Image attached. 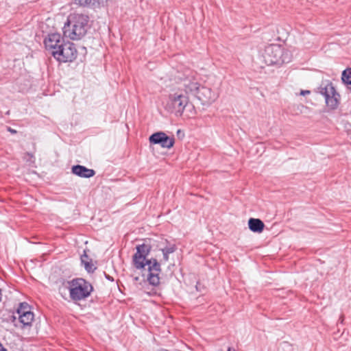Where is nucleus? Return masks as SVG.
Returning a JSON list of instances; mask_svg holds the SVG:
<instances>
[{"instance_id": "obj_12", "label": "nucleus", "mask_w": 351, "mask_h": 351, "mask_svg": "<svg viewBox=\"0 0 351 351\" xmlns=\"http://www.w3.org/2000/svg\"><path fill=\"white\" fill-rule=\"evenodd\" d=\"M71 172L79 177L84 178H89L95 175V171L93 169L80 165L73 166Z\"/></svg>"}, {"instance_id": "obj_15", "label": "nucleus", "mask_w": 351, "mask_h": 351, "mask_svg": "<svg viewBox=\"0 0 351 351\" xmlns=\"http://www.w3.org/2000/svg\"><path fill=\"white\" fill-rule=\"evenodd\" d=\"M341 80L351 92V68L346 69L342 72Z\"/></svg>"}, {"instance_id": "obj_11", "label": "nucleus", "mask_w": 351, "mask_h": 351, "mask_svg": "<svg viewBox=\"0 0 351 351\" xmlns=\"http://www.w3.org/2000/svg\"><path fill=\"white\" fill-rule=\"evenodd\" d=\"M64 39L60 34H51L45 39L44 44L47 51L52 56L54 51H58L60 45L63 44Z\"/></svg>"}, {"instance_id": "obj_24", "label": "nucleus", "mask_w": 351, "mask_h": 351, "mask_svg": "<svg viewBox=\"0 0 351 351\" xmlns=\"http://www.w3.org/2000/svg\"><path fill=\"white\" fill-rule=\"evenodd\" d=\"M0 351H7V350L3 346L1 343L0 342Z\"/></svg>"}, {"instance_id": "obj_22", "label": "nucleus", "mask_w": 351, "mask_h": 351, "mask_svg": "<svg viewBox=\"0 0 351 351\" xmlns=\"http://www.w3.org/2000/svg\"><path fill=\"white\" fill-rule=\"evenodd\" d=\"M163 254V261L165 262H167L169 261V254L168 253H166V252H162Z\"/></svg>"}, {"instance_id": "obj_10", "label": "nucleus", "mask_w": 351, "mask_h": 351, "mask_svg": "<svg viewBox=\"0 0 351 351\" xmlns=\"http://www.w3.org/2000/svg\"><path fill=\"white\" fill-rule=\"evenodd\" d=\"M203 105H208L214 102L217 98V94L211 88L201 86L195 95Z\"/></svg>"}, {"instance_id": "obj_7", "label": "nucleus", "mask_w": 351, "mask_h": 351, "mask_svg": "<svg viewBox=\"0 0 351 351\" xmlns=\"http://www.w3.org/2000/svg\"><path fill=\"white\" fill-rule=\"evenodd\" d=\"M167 106L169 108L177 110H193L194 108L193 105L189 101V97L180 92L169 95Z\"/></svg>"}, {"instance_id": "obj_20", "label": "nucleus", "mask_w": 351, "mask_h": 351, "mask_svg": "<svg viewBox=\"0 0 351 351\" xmlns=\"http://www.w3.org/2000/svg\"><path fill=\"white\" fill-rule=\"evenodd\" d=\"M93 265L89 263H85V268L88 271H93L94 269L93 268Z\"/></svg>"}, {"instance_id": "obj_4", "label": "nucleus", "mask_w": 351, "mask_h": 351, "mask_svg": "<svg viewBox=\"0 0 351 351\" xmlns=\"http://www.w3.org/2000/svg\"><path fill=\"white\" fill-rule=\"evenodd\" d=\"M317 92L324 97L326 104L330 110L338 108L341 102V95L331 82H322Z\"/></svg>"}, {"instance_id": "obj_3", "label": "nucleus", "mask_w": 351, "mask_h": 351, "mask_svg": "<svg viewBox=\"0 0 351 351\" xmlns=\"http://www.w3.org/2000/svg\"><path fill=\"white\" fill-rule=\"evenodd\" d=\"M260 57L267 65L282 64L291 62V53L279 45H269L259 51Z\"/></svg>"}, {"instance_id": "obj_6", "label": "nucleus", "mask_w": 351, "mask_h": 351, "mask_svg": "<svg viewBox=\"0 0 351 351\" xmlns=\"http://www.w3.org/2000/svg\"><path fill=\"white\" fill-rule=\"evenodd\" d=\"M77 50L75 45L71 42H64L60 45L58 51L53 52V57L59 62H72L77 57Z\"/></svg>"}, {"instance_id": "obj_21", "label": "nucleus", "mask_w": 351, "mask_h": 351, "mask_svg": "<svg viewBox=\"0 0 351 351\" xmlns=\"http://www.w3.org/2000/svg\"><path fill=\"white\" fill-rule=\"evenodd\" d=\"M311 93V91L308 90H302L300 93V95L306 96L307 95H309Z\"/></svg>"}, {"instance_id": "obj_9", "label": "nucleus", "mask_w": 351, "mask_h": 351, "mask_svg": "<svg viewBox=\"0 0 351 351\" xmlns=\"http://www.w3.org/2000/svg\"><path fill=\"white\" fill-rule=\"evenodd\" d=\"M16 313L18 315L20 323L23 326H31L34 319V314L31 311L30 306L26 302L20 303Z\"/></svg>"}, {"instance_id": "obj_27", "label": "nucleus", "mask_w": 351, "mask_h": 351, "mask_svg": "<svg viewBox=\"0 0 351 351\" xmlns=\"http://www.w3.org/2000/svg\"><path fill=\"white\" fill-rule=\"evenodd\" d=\"M184 88V87L182 86V84H181V86H180V88Z\"/></svg>"}, {"instance_id": "obj_26", "label": "nucleus", "mask_w": 351, "mask_h": 351, "mask_svg": "<svg viewBox=\"0 0 351 351\" xmlns=\"http://www.w3.org/2000/svg\"><path fill=\"white\" fill-rule=\"evenodd\" d=\"M27 155L28 156H29L30 158H33V155H32V154H27Z\"/></svg>"}, {"instance_id": "obj_25", "label": "nucleus", "mask_w": 351, "mask_h": 351, "mask_svg": "<svg viewBox=\"0 0 351 351\" xmlns=\"http://www.w3.org/2000/svg\"><path fill=\"white\" fill-rule=\"evenodd\" d=\"M227 351H237V350H236L235 349H234V348H230V347H229V348H228V350H227Z\"/></svg>"}, {"instance_id": "obj_19", "label": "nucleus", "mask_w": 351, "mask_h": 351, "mask_svg": "<svg viewBox=\"0 0 351 351\" xmlns=\"http://www.w3.org/2000/svg\"><path fill=\"white\" fill-rule=\"evenodd\" d=\"M184 111H180V110L176 111L175 112V116L182 117V119L184 120L186 119L189 118V116H187V115L184 114Z\"/></svg>"}, {"instance_id": "obj_17", "label": "nucleus", "mask_w": 351, "mask_h": 351, "mask_svg": "<svg viewBox=\"0 0 351 351\" xmlns=\"http://www.w3.org/2000/svg\"><path fill=\"white\" fill-rule=\"evenodd\" d=\"M174 143V138L167 136V134L165 133V137L160 145L164 148L169 149L173 146Z\"/></svg>"}, {"instance_id": "obj_8", "label": "nucleus", "mask_w": 351, "mask_h": 351, "mask_svg": "<svg viewBox=\"0 0 351 351\" xmlns=\"http://www.w3.org/2000/svg\"><path fill=\"white\" fill-rule=\"evenodd\" d=\"M195 74L194 71L186 69L182 75L178 76V78L182 81V84L186 93L195 95L201 86L197 82Z\"/></svg>"}, {"instance_id": "obj_18", "label": "nucleus", "mask_w": 351, "mask_h": 351, "mask_svg": "<svg viewBox=\"0 0 351 351\" xmlns=\"http://www.w3.org/2000/svg\"><path fill=\"white\" fill-rule=\"evenodd\" d=\"M75 3L81 6H89L96 3L99 4V0H74Z\"/></svg>"}, {"instance_id": "obj_28", "label": "nucleus", "mask_w": 351, "mask_h": 351, "mask_svg": "<svg viewBox=\"0 0 351 351\" xmlns=\"http://www.w3.org/2000/svg\"><path fill=\"white\" fill-rule=\"evenodd\" d=\"M178 134H180V130H178Z\"/></svg>"}, {"instance_id": "obj_16", "label": "nucleus", "mask_w": 351, "mask_h": 351, "mask_svg": "<svg viewBox=\"0 0 351 351\" xmlns=\"http://www.w3.org/2000/svg\"><path fill=\"white\" fill-rule=\"evenodd\" d=\"M164 137H165L164 132H156L150 136L149 141L151 143L161 145Z\"/></svg>"}, {"instance_id": "obj_14", "label": "nucleus", "mask_w": 351, "mask_h": 351, "mask_svg": "<svg viewBox=\"0 0 351 351\" xmlns=\"http://www.w3.org/2000/svg\"><path fill=\"white\" fill-rule=\"evenodd\" d=\"M158 247L159 250H160L162 252H166L168 254H171L176 250V245L174 243L168 242L167 240L161 241L158 243Z\"/></svg>"}, {"instance_id": "obj_2", "label": "nucleus", "mask_w": 351, "mask_h": 351, "mask_svg": "<svg viewBox=\"0 0 351 351\" xmlns=\"http://www.w3.org/2000/svg\"><path fill=\"white\" fill-rule=\"evenodd\" d=\"M88 17L83 14H69L63 27L64 35L71 40L81 39L86 33Z\"/></svg>"}, {"instance_id": "obj_5", "label": "nucleus", "mask_w": 351, "mask_h": 351, "mask_svg": "<svg viewBox=\"0 0 351 351\" xmlns=\"http://www.w3.org/2000/svg\"><path fill=\"white\" fill-rule=\"evenodd\" d=\"M70 298L73 301H80L88 298L93 291L92 285L83 278L73 279L69 282Z\"/></svg>"}, {"instance_id": "obj_23", "label": "nucleus", "mask_w": 351, "mask_h": 351, "mask_svg": "<svg viewBox=\"0 0 351 351\" xmlns=\"http://www.w3.org/2000/svg\"><path fill=\"white\" fill-rule=\"evenodd\" d=\"M7 130L10 132L11 134H16V130L11 128L10 127L7 128Z\"/></svg>"}, {"instance_id": "obj_1", "label": "nucleus", "mask_w": 351, "mask_h": 351, "mask_svg": "<svg viewBox=\"0 0 351 351\" xmlns=\"http://www.w3.org/2000/svg\"><path fill=\"white\" fill-rule=\"evenodd\" d=\"M136 252L132 256V265L136 269L145 270V266H147V274L142 275V279L139 276L133 278L136 283L149 282L152 286H158L160 284L159 275L161 272L160 265L156 258L147 259V256L150 252L151 247L146 244L138 245L136 246Z\"/></svg>"}, {"instance_id": "obj_13", "label": "nucleus", "mask_w": 351, "mask_h": 351, "mask_svg": "<svg viewBox=\"0 0 351 351\" xmlns=\"http://www.w3.org/2000/svg\"><path fill=\"white\" fill-rule=\"evenodd\" d=\"M248 226L250 230L254 232H262L265 224L264 223L259 219L250 218L248 221Z\"/></svg>"}]
</instances>
